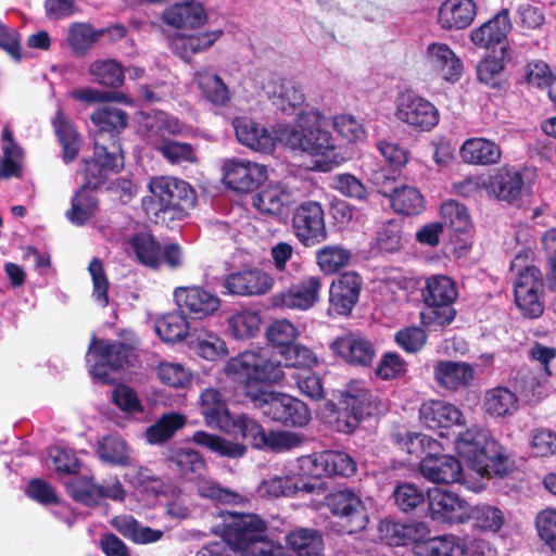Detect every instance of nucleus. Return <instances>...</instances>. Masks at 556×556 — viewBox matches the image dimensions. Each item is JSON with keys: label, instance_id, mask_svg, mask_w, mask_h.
<instances>
[{"label": "nucleus", "instance_id": "obj_1", "mask_svg": "<svg viewBox=\"0 0 556 556\" xmlns=\"http://www.w3.org/2000/svg\"><path fill=\"white\" fill-rule=\"evenodd\" d=\"M280 140L291 150L314 157V168L320 172H328L344 161L334 138L325 128L324 115L316 110L300 113L292 125L282 129Z\"/></svg>", "mask_w": 556, "mask_h": 556}, {"label": "nucleus", "instance_id": "obj_2", "mask_svg": "<svg viewBox=\"0 0 556 556\" xmlns=\"http://www.w3.org/2000/svg\"><path fill=\"white\" fill-rule=\"evenodd\" d=\"M454 447L457 455L481 477L507 472L502 446L481 427L473 426L458 433Z\"/></svg>", "mask_w": 556, "mask_h": 556}, {"label": "nucleus", "instance_id": "obj_3", "mask_svg": "<svg viewBox=\"0 0 556 556\" xmlns=\"http://www.w3.org/2000/svg\"><path fill=\"white\" fill-rule=\"evenodd\" d=\"M150 195L142 200L146 213L154 217V222L164 220L166 214L170 218H180L197 202L194 189L185 180L169 177H152L148 185Z\"/></svg>", "mask_w": 556, "mask_h": 556}, {"label": "nucleus", "instance_id": "obj_4", "mask_svg": "<svg viewBox=\"0 0 556 556\" xmlns=\"http://www.w3.org/2000/svg\"><path fill=\"white\" fill-rule=\"evenodd\" d=\"M223 516L226 540L243 556H285L281 544L267 540L265 522L258 516L229 511Z\"/></svg>", "mask_w": 556, "mask_h": 556}, {"label": "nucleus", "instance_id": "obj_5", "mask_svg": "<svg viewBox=\"0 0 556 556\" xmlns=\"http://www.w3.org/2000/svg\"><path fill=\"white\" fill-rule=\"evenodd\" d=\"M407 452L418 455L424 452L427 455L420 460V475L429 482L437 484H450L463 481V468L457 458L451 455H438L440 443L424 433H409L407 435Z\"/></svg>", "mask_w": 556, "mask_h": 556}, {"label": "nucleus", "instance_id": "obj_6", "mask_svg": "<svg viewBox=\"0 0 556 556\" xmlns=\"http://www.w3.org/2000/svg\"><path fill=\"white\" fill-rule=\"evenodd\" d=\"M425 308L420 313L422 326L437 330L450 325L456 316L453 307L458 298L455 281L445 275H432L426 278L421 289Z\"/></svg>", "mask_w": 556, "mask_h": 556}, {"label": "nucleus", "instance_id": "obj_7", "mask_svg": "<svg viewBox=\"0 0 556 556\" xmlns=\"http://www.w3.org/2000/svg\"><path fill=\"white\" fill-rule=\"evenodd\" d=\"M226 375L233 381L253 390L254 382L278 383L285 377L281 361L265 351H244L230 358L225 366Z\"/></svg>", "mask_w": 556, "mask_h": 556}, {"label": "nucleus", "instance_id": "obj_8", "mask_svg": "<svg viewBox=\"0 0 556 556\" xmlns=\"http://www.w3.org/2000/svg\"><path fill=\"white\" fill-rule=\"evenodd\" d=\"M245 394L264 416L285 426L303 427L311 419L306 404L289 394L265 389L249 390Z\"/></svg>", "mask_w": 556, "mask_h": 556}, {"label": "nucleus", "instance_id": "obj_9", "mask_svg": "<svg viewBox=\"0 0 556 556\" xmlns=\"http://www.w3.org/2000/svg\"><path fill=\"white\" fill-rule=\"evenodd\" d=\"M340 403L348 414L344 426H339L343 432H352L359 421L388 410L387 403L363 380H351L341 392Z\"/></svg>", "mask_w": 556, "mask_h": 556}, {"label": "nucleus", "instance_id": "obj_10", "mask_svg": "<svg viewBox=\"0 0 556 556\" xmlns=\"http://www.w3.org/2000/svg\"><path fill=\"white\" fill-rule=\"evenodd\" d=\"M458 188L465 195L485 191L488 195L501 201L515 203L520 199L523 179L518 170L502 167L492 175L468 177L459 184Z\"/></svg>", "mask_w": 556, "mask_h": 556}, {"label": "nucleus", "instance_id": "obj_11", "mask_svg": "<svg viewBox=\"0 0 556 556\" xmlns=\"http://www.w3.org/2000/svg\"><path fill=\"white\" fill-rule=\"evenodd\" d=\"M131 349L122 342L110 343L104 340L92 339L87 354L90 364V374L94 379L111 383V370H117L128 363Z\"/></svg>", "mask_w": 556, "mask_h": 556}, {"label": "nucleus", "instance_id": "obj_12", "mask_svg": "<svg viewBox=\"0 0 556 556\" xmlns=\"http://www.w3.org/2000/svg\"><path fill=\"white\" fill-rule=\"evenodd\" d=\"M123 166L124 159L119 144L114 141L103 144L99 138L94 143L93 157L83 162L85 187L89 189L100 187L110 175L118 173Z\"/></svg>", "mask_w": 556, "mask_h": 556}, {"label": "nucleus", "instance_id": "obj_13", "mask_svg": "<svg viewBox=\"0 0 556 556\" xmlns=\"http://www.w3.org/2000/svg\"><path fill=\"white\" fill-rule=\"evenodd\" d=\"M395 116L402 123L420 131L431 130L440 121V114L435 105L414 92L399 94Z\"/></svg>", "mask_w": 556, "mask_h": 556}, {"label": "nucleus", "instance_id": "obj_14", "mask_svg": "<svg viewBox=\"0 0 556 556\" xmlns=\"http://www.w3.org/2000/svg\"><path fill=\"white\" fill-rule=\"evenodd\" d=\"M200 405L208 426L218 428L235 437H241L245 428L244 425L250 420L245 415H231L225 400L215 389H206L202 392Z\"/></svg>", "mask_w": 556, "mask_h": 556}, {"label": "nucleus", "instance_id": "obj_15", "mask_svg": "<svg viewBox=\"0 0 556 556\" xmlns=\"http://www.w3.org/2000/svg\"><path fill=\"white\" fill-rule=\"evenodd\" d=\"M292 227L298 240L305 247H314L327 239L325 214L315 201H305L294 211Z\"/></svg>", "mask_w": 556, "mask_h": 556}, {"label": "nucleus", "instance_id": "obj_16", "mask_svg": "<svg viewBox=\"0 0 556 556\" xmlns=\"http://www.w3.org/2000/svg\"><path fill=\"white\" fill-rule=\"evenodd\" d=\"M326 505L332 515L345 522L346 532L354 533L366 528L368 516L359 495L351 489H340L326 496Z\"/></svg>", "mask_w": 556, "mask_h": 556}, {"label": "nucleus", "instance_id": "obj_17", "mask_svg": "<svg viewBox=\"0 0 556 556\" xmlns=\"http://www.w3.org/2000/svg\"><path fill=\"white\" fill-rule=\"evenodd\" d=\"M542 274L535 266H526L515 280V301L523 315L539 317L544 311Z\"/></svg>", "mask_w": 556, "mask_h": 556}, {"label": "nucleus", "instance_id": "obj_18", "mask_svg": "<svg viewBox=\"0 0 556 556\" xmlns=\"http://www.w3.org/2000/svg\"><path fill=\"white\" fill-rule=\"evenodd\" d=\"M225 184L238 192H250L267 178V167L243 159H229L223 164Z\"/></svg>", "mask_w": 556, "mask_h": 556}, {"label": "nucleus", "instance_id": "obj_19", "mask_svg": "<svg viewBox=\"0 0 556 556\" xmlns=\"http://www.w3.org/2000/svg\"><path fill=\"white\" fill-rule=\"evenodd\" d=\"M429 511L442 523H463L469 519L470 505L457 494L439 488L429 490Z\"/></svg>", "mask_w": 556, "mask_h": 556}, {"label": "nucleus", "instance_id": "obj_20", "mask_svg": "<svg viewBox=\"0 0 556 556\" xmlns=\"http://www.w3.org/2000/svg\"><path fill=\"white\" fill-rule=\"evenodd\" d=\"M421 422L443 435V431L453 426H464L466 422L462 410L452 403L442 400H429L419 408Z\"/></svg>", "mask_w": 556, "mask_h": 556}, {"label": "nucleus", "instance_id": "obj_21", "mask_svg": "<svg viewBox=\"0 0 556 556\" xmlns=\"http://www.w3.org/2000/svg\"><path fill=\"white\" fill-rule=\"evenodd\" d=\"M244 426L241 438L248 440L256 448L285 452L299 446L302 442L299 434L290 431L280 430L266 433L264 428L251 418Z\"/></svg>", "mask_w": 556, "mask_h": 556}, {"label": "nucleus", "instance_id": "obj_22", "mask_svg": "<svg viewBox=\"0 0 556 556\" xmlns=\"http://www.w3.org/2000/svg\"><path fill=\"white\" fill-rule=\"evenodd\" d=\"M274 286V278L258 269L249 268L226 276L223 287L226 293L241 296L263 295Z\"/></svg>", "mask_w": 556, "mask_h": 556}, {"label": "nucleus", "instance_id": "obj_23", "mask_svg": "<svg viewBox=\"0 0 556 556\" xmlns=\"http://www.w3.org/2000/svg\"><path fill=\"white\" fill-rule=\"evenodd\" d=\"M174 299L180 311L202 319L213 315L220 306V299L201 287H178Z\"/></svg>", "mask_w": 556, "mask_h": 556}, {"label": "nucleus", "instance_id": "obj_24", "mask_svg": "<svg viewBox=\"0 0 556 556\" xmlns=\"http://www.w3.org/2000/svg\"><path fill=\"white\" fill-rule=\"evenodd\" d=\"M320 288V277L308 276L289 290L276 294L273 302L282 308L308 309L318 301Z\"/></svg>", "mask_w": 556, "mask_h": 556}, {"label": "nucleus", "instance_id": "obj_25", "mask_svg": "<svg viewBox=\"0 0 556 556\" xmlns=\"http://www.w3.org/2000/svg\"><path fill=\"white\" fill-rule=\"evenodd\" d=\"M425 59L429 67L442 79L455 83L463 72V62L444 42L430 43L425 52Z\"/></svg>", "mask_w": 556, "mask_h": 556}, {"label": "nucleus", "instance_id": "obj_26", "mask_svg": "<svg viewBox=\"0 0 556 556\" xmlns=\"http://www.w3.org/2000/svg\"><path fill=\"white\" fill-rule=\"evenodd\" d=\"M362 278L355 271L342 274L330 287V306L339 315H349L358 302Z\"/></svg>", "mask_w": 556, "mask_h": 556}, {"label": "nucleus", "instance_id": "obj_27", "mask_svg": "<svg viewBox=\"0 0 556 556\" xmlns=\"http://www.w3.org/2000/svg\"><path fill=\"white\" fill-rule=\"evenodd\" d=\"M238 141L251 150L270 153L276 146V138L263 125L250 117L240 116L232 121Z\"/></svg>", "mask_w": 556, "mask_h": 556}, {"label": "nucleus", "instance_id": "obj_28", "mask_svg": "<svg viewBox=\"0 0 556 556\" xmlns=\"http://www.w3.org/2000/svg\"><path fill=\"white\" fill-rule=\"evenodd\" d=\"M207 14L202 3L195 0L176 2L162 13V21L174 28H199L206 23Z\"/></svg>", "mask_w": 556, "mask_h": 556}, {"label": "nucleus", "instance_id": "obj_29", "mask_svg": "<svg viewBox=\"0 0 556 556\" xmlns=\"http://www.w3.org/2000/svg\"><path fill=\"white\" fill-rule=\"evenodd\" d=\"M294 193L282 182L268 184L253 197V205L262 213L280 216L294 202Z\"/></svg>", "mask_w": 556, "mask_h": 556}, {"label": "nucleus", "instance_id": "obj_30", "mask_svg": "<svg viewBox=\"0 0 556 556\" xmlns=\"http://www.w3.org/2000/svg\"><path fill=\"white\" fill-rule=\"evenodd\" d=\"M331 349L345 362L354 365L368 366L375 356L372 344L358 333L337 338L331 343Z\"/></svg>", "mask_w": 556, "mask_h": 556}, {"label": "nucleus", "instance_id": "obj_31", "mask_svg": "<svg viewBox=\"0 0 556 556\" xmlns=\"http://www.w3.org/2000/svg\"><path fill=\"white\" fill-rule=\"evenodd\" d=\"M477 15L473 0H445L438 14V22L443 29H464Z\"/></svg>", "mask_w": 556, "mask_h": 556}, {"label": "nucleus", "instance_id": "obj_32", "mask_svg": "<svg viewBox=\"0 0 556 556\" xmlns=\"http://www.w3.org/2000/svg\"><path fill=\"white\" fill-rule=\"evenodd\" d=\"M433 376L441 388L456 391L467 388L472 382L475 370L467 363L440 361L433 368Z\"/></svg>", "mask_w": 556, "mask_h": 556}, {"label": "nucleus", "instance_id": "obj_33", "mask_svg": "<svg viewBox=\"0 0 556 556\" xmlns=\"http://www.w3.org/2000/svg\"><path fill=\"white\" fill-rule=\"evenodd\" d=\"M91 122L98 128L94 134V142L101 138V142L105 144L106 139L110 143L117 142V134L127 126V114L115 106L105 105L96 110L91 116Z\"/></svg>", "mask_w": 556, "mask_h": 556}, {"label": "nucleus", "instance_id": "obj_34", "mask_svg": "<svg viewBox=\"0 0 556 556\" xmlns=\"http://www.w3.org/2000/svg\"><path fill=\"white\" fill-rule=\"evenodd\" d=\"M381 539L388 545H407L413 543L415 546L421 539L428 534L427 527L421 522L401 523L391 520H383L379 525Z\"/></svg>", "mask_w": 556, "mask_h": 556}, {"label": "nucleus", "instance_id": "obj_35", "mask_svg": "<svg viewBox=\"0 0 556 556\" xmlns=\"http://www.w3.org/2000/svg\"><path fill=\"white\" fill-rule=\"evenodd\" d=\"M511 30L507 10H502L494 17L475 28L470 34L472 43L480 48H490L501 43Z\"/></svg>", "mask_w": 556, "mask_h": 556}, {"label": "nucleus", "instance_id": "obj_36", "mask_svg": "<svg viewBox=\"0 0 556 556\" xmlns=\"http://www.w3.org/2000/svg\"><path fill=\"white\" fill-rule=\"evenodd\" d=\"M462 160L467 164L493 165L500 162V146L486 138L473 137L464 141L459 149Z\"/></svg>", "mask_w": 556, "mask_h": 556}, {"label": "nucleus", "instance_id": "obj_37", "mask_svg": "<svg viewBox=\"0 0 556 556\" xmlns=\"http://www.w3.org/2000/svg\"><path fill=\"white\" fill-rule=\"evenodd\" d=\"M414 549L418 556H468L469 542L455 535L424 538Z\"/></svg>", "mask_w": 556, "mask_h": 556}, {"label": "nucleus", "instance_id": "obj_38", "mask_svg": "<svg viewBox=\"0 0 556 556\" xmlns=\"http://www.w3.org/2000/svg\"><path fill=\"white\" fill-rule=\"evenodd\" d=\"M202 98L214 106H226L231 93L222 77L208 68L197 71L193 75Z\"/></svg>", "mask_w": 556, "mask_h": 556}, {"label": "nucleus", "instance_id": "obj_39", "mask_svg": "<svg viewBox=\"0 0 556 556\" xmlns=\"http://www.w3.org/2000/svg\"><path fill=\"white\" fill-rule=\"evenodd\" d=\"M315 483L304 481L295 475L294 469L290 466L282 476H275L264 480L260 485V493L269 496H287L298 491L313 492Z\"/></svg>", "mask_w": 556, "mask_h": 556}, {"label": "nucleus", "instance_id": "obj_40", "mask_svg": "<svg viewBox=\"0 0 556 556\" xmlns=\"http://www.w3.org/2000/svg\"><path fill=\"white\" fill-rule=\"evenodd\" d=\"M482 406L494 418L513 416L519 409L517 394L506 387H495L485 391Z\"/></svg>", "mask_w": 556, "mask_h": 556}, {"label": "nucleus", "instance_id": "obj_41", "mask_svg": "<svg viewBox=\"0 0 556 556\" xmlns=\"http://www.w3.org/2000/svg\"><path fill=\"white\" fill-rule=\"evenodd\" d=\"M273 99V104L283 112L291 115L305 102L303 88L291 79H279L275 83L273 92L268 91Z\"/></svg>", "mask_w": 556, "mask_h": 556}, {"label": "nucleus", "instance_id": "obj_42", "mask_svg": "<svg viewBox=\"0 0 556 556\" xmlns=\"http://www.w3.org/2000/svg\"><path fill=\"white\" fill-rule=\"evenodd\" d=\"M52 125L63 148L64 161L72 162L78 155L81 141L73 122L65 115L61 106L55 112Z\"/></svg>", "mask_w": 556, "mask_h": 556}, {"label": "nucleus", "instance_id": "obj_43", "mask_svg": "<svg viewBox=\"0 0 556 556\" xmlns=\"http://www.w3.org/2000/svg\"><path fill=\"white\" fill-rule=\"evenodd\" d=\"M189 348L206 361H217L228 354L225 341L216 333L201 329L195 330L188 341Z\"/></svg>", "mask_w": 556, "mask_h": 556}, {"label": "nucleus", "instance_id": "obj_44", "mask_svg": "<svg viewBox=\"0 0 556 556\" xmlns=\"http://www.w3.org/2000/svg\"><path fill=\"white\" fill-rule=\"evenodd\" d=\"M99 458L115 466H128L131 462V448L123 437L108 434L102 437L96 448Z\"/></svg>", "mask_w": 556, "mask_h": 556}, {"label": "nucleus", "instance_id": "obj_45", "mask_svg": "<svg viewBox=\"0 0 556 556\" xmlns=\"http://www.w3.org/2000/svg\"><path fill=\"white\" fill-rule=\"evenodd\" d=\"M3 157L0 176L3 178L21 177L23 172V150L13 138L11 128L5 125L1 136Z\"/></svg>", "mask_w": 556, "mask_h": 556}, {"label": "nucleus", "instance_id": "obj_46", "mask_svg": "<svg viewBox=\"0 0 556 556\" xmlns=\"http://www.w3.org/2000/svg\"><path fill=\"white\" fill-rule=\"evenodd\" d=\"M143 126L148 132V138L155 147V142L166 139L165 136H177L184 132L185 125L176 117L163 112L156 111L144 117Z\"/></svg>", "mask_w": 556, "mask_h": 556}, {"label": "nucleus", "instance_id": "obj_47", "mask_svg": "<svg viewBox=\"0 0 556 556\" xmlns=\"http://www.w3.org/2000/svg\"><path fill=\"white\" fill-rule=\"evenodd\" d=\"M262 318L258 312L250 308L237 311L227 318V328L237 340H249L257 336Z\"/></svg>", "mask_w": 556, "mask_h": 556}, {"label": "nucleus", "instance_id": "obj_48", "mask_svg": "<svg viewBox=\"0 0 556 556\" xmlns=\"http://www.w3.org/2000/svg\"><path fill=\"white\" fill-rule=\"evenodd\" d=\"M155 331L163 341L172 343L184 339L188 342L193 333L181 311L159 318L155 323Z\"/></svg>", "mask_w": 556, "mask_h": 556}, {"label": "nucleus", "instance_id": "obj_49", "mask_svg": "<svg viewBox=\"0 0 556 556\" xmlns=\"http://www.w3.org/2000/svg\"><path fill=\"white\" fill-rule=\"evenodd\" d=\"M469 519L472 520L476 528L496 533L506 522V513L495 505L479 504L470 507Z\"/></svg>", "mask_w": 556, "mask_h": 556}, {"label": "nucleus", "instance_id": "obj_50", "mask_svg": "<svg viewBox=\"0 0 556 556\" xmlns=\"http://www.w3.org/2000/svg\"><path fill=\"white\" fill-rule=\"evenodd\" d=\"M93 83L105 87H119L124 83L125 72L122 65L115 60H96L88 68Z\"/></svg>", "mask_w": 556, "mask_h": 556}, {"label": "nucleus", "instance_id": "obj_51", "mask_svg": "<svg viewBox=\"0 0 556 556\" xmlns=\"http://www.w3.org/2000/svg\"><path fill=\"white\" fill-rule=\"evenodd\" d=\"M186 424V417L178 413H169L159 418L146 430V439L150 444H162Z\"/></svg>", "mask_w": 556, "mask_h": 556}, {"label": "nucleus", "instance_id": "obj_52", "mask_svg": "<svg viewBox=\"0 0 556 556\" xmlns=\"http://www.w3.org/2000/svg\"><path fill=\"white\" fill-rule=\"evenodd\" d=\"M168 462L174 464L180 475L189 480H194L206 470V464L203 457L191 448L176 450L168 457Z\"/></svg>", "mask_w": 556, "mask_h": 556}, {"label": "nucleus", "instance_id": "obj_53", "mask_svg": "<svg viewBox=\"0 0 556 556\" xmlns=\"http://www.w3.org/2000/svg\"><path fill=\"white\" fill-rule=\"evenodd\" d=\"M352 258L349 249L341 245L328 244L316 252V262L320 270L326 275H332L348 266Z\"/></svg>", "mask_w": 556, "mask_h": 556}, {"label": "nucleus", "instance_id": "obj_54", "mask_svg": "<svg viewBox=\"0 0 556 556\" xmlns=\"http://www.w3.org/2000/svg\"><path fill=\"white\" fill-rule=\"evenodd\" d=\"M192 440L194 443L202 445L224 457L238 458L242 457L247 452V448L243 444L230 442L222 437L204 431L194 432Z\"/></svg>", "mask_w": 556, "mask_h": 556}, {"label": "nucleus", "instance_id": "obj_55", "mask_svg": "<svg viewBox=\"0 0 556 556\" xmlns=\"http://www.w3.org/2000/svg\"><path fill=\"white\" fill-rule=\"evenodd\" d=\"M286 541L299 556H320L321 536L315 530L298 529L286 536Z\"/></svg>", "mask_w": 556, "mask_h": 556}, {"label": "nucleus", "instance_id": "obj_56", "mask_svg": "<svg viewBox=\"0 0 556 556\" xmlns=\"http://www.w3.org/2000/svg\"><path fill=\"white\" fill-rule=\"evenodd\" d=\"M98 210V200L89 188L80 189L72 200V207L67 211L68 220L77 226L84 225L93 217Z\"/></svg>", "mask_w": 556, "mask_h": 556}, {"label": "nucleus", "instance_id": "obj_57", "mask_svg": "<svg viewBox=\"0 0 556 556\" xmlns=\"http://www.w3.org/2000/svg\"><path fill=\"white\" fill-rule=\"evenodd\" d=\"M440 215L443 227H450L457 233H467L471 229V220L466 206L457 201L442 203Z\"/></svg>", "mask_w": 556, "mask_h": 556}, {"label": "nucleus", "instance_id": "obj_58", "mask_svg": "<svg viewBox=\"0 0 556 556\" xmlns=\"http://www.w3.org/2000/svg\"><path fill=\"white\" fill-rule=\"evenodd\" d=\"M390 202L395 212L404 215H415L424 208V197L410 186L394 189Z\"/></svg>", "mask_w": 556, "mask_h": 556}, {"label": "nucleus", "instance_id": "obj_59", "mask_svg": "<svg viewBox=\"0 0 556 556\" xmlns=\"http://www.w3.org/2000/svg\"><path fill=\"white\" fill-rule=\"evenodd\" d=\"M130 247L142 264L150 267H157L161 264V248L150 233L140 232L134 236Z\"/></svg>", "mask_w": 556, "mask_h": 556}, {"label": "nucleus", "instance_id": "obj_60", "mask_svg": "<svg viewBox=\"0 0 556 556\" xmlns=\"http://www.w3.org/2000/svg\"><path fill=\"white\" fill-rule=\"evenodd\" d=\"M298 337V328L287 319H277L266 329L267 341L278 351V354L295 342Z\"/></svg>", "mask_w": 556, "mask_h": 556}, {"label": "nucleus", "instance_id": "obj_61", "mask_svg": "<svg viewBox=\"0 0 556 556\" xmlns=\"http://www.w3.org/2000/svg\"><path fill=\"white\" fill-rule=\"evenodd\" d=\"M295 475L305 481V478L320 479L328 476L326 451L299 457L296 464L291 465Z\"/></svg>", "mask_w": 556, "mask_h": 556}, {"label": "nucleus", "instance_id": "obj_62", "mask_svg": "<svg viewBox=\"0 0 556 556\" xmlns=\"http://www.w3.org/2000/svg\"><path fill=\"white\" fill-rule=\"evenodd\" d=\"M154 148L163 155L164 159L173 164H180L184 162L192 163L197 161L193 147L186 142L163 139L155 142Z\"/></svg>", "mask_w": 556, "mask_h": 556}, {"label": "nucleus", "instance_id": "obj_63", "mask_svg": "<svg viewBox=\"0 0 556 556\" xmlns=\"http://www.w3.org/2000/svg\"><path fill=\"white\" fill-rule=\"evenodd\" d=\"M156 375L162 383L180 389L191 381V371L180 363L161 362L156 367Z\"/></svg>", "mask_w": 556, "mask_h": 556}, {"label": "nucleus", "instance_id": "obj_64", "mask_svg": "<svg viewBox=\"0 0 556 556\" xmlns=\"http://www.w3.org/2000/svg\"><path fill=\"white\" fill-rule=\"evenodd\" d=\"M279 355L283 361V367L312 369L318 363L317 356L309 348L294 342Z\"/></svg>", "mask_w": 556, "mask_h": 556}]
</instances>
